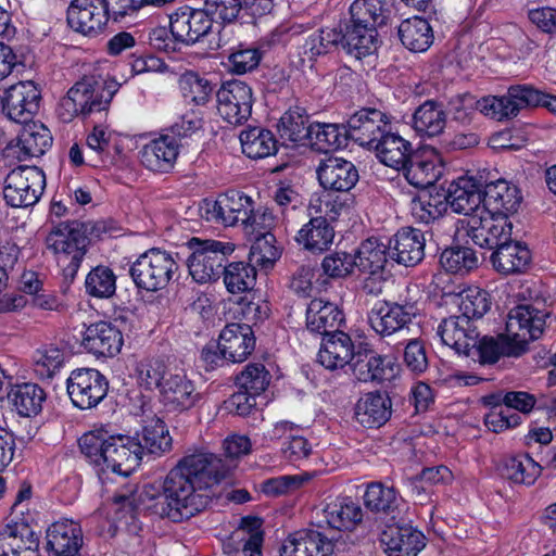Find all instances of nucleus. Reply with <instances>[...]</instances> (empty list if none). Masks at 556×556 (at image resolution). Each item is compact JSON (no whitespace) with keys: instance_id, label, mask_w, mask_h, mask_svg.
I'll list each match as a JSON object with an SVG mask.
<instances>
[{"instance_id":"4d7b16f0","label":"nucleus","mask_w":556,"mask_h":556,"mask_svg":"<svg viewBox=\"0 0 556 556\" xmlns=\"http://www.w3.org/2000/svg\"><path fill=\"white\" fill-rule=\"evenodd\" d=\"M364 502L371 511L389 515L397 509L401 500L393 488L384 486L380 482H372L367 486Z\"/></svg>"},{"instance_id":"0eeeda50","label":"nucleus","mask_w":556,"mask_h":556,"mask_svg":"<svg viewBox=\"0 0 556 556\" xmlns=\"http://www.w3.org/2000/svg\"><path fill=\"white\" fill-rule=\"evenodd\" d=\"M177 270L178 264L172 254L151 249L131 264L129 275L137 288L156 292L169 283Z\"/></svg>"},{"instance_id":"7ed1b4c3","label":"nucleus","mask_w":556,"mask_h":556,"mask_svg":"<svg viewBox=\"0 0 556 556\" xmlns=\"http://www.w3.org/2000/svg\"><path fill=\"white\" fill-rule=\"evenodd\" d=\"M384 24L380 0H355L350 7V20L340 28L345 36V51L358 60L376 52L377 27Z\"/></svg>"},{"instance_id":"393cba45","label":"nucleus","mask_w":556,"mask_h":556,"mask_svg":"<svg viewBox=\"0 0 556 556\" xmlns=\"http://www.w3.org/2000/svg\"><path fill=\"white\" fill-rule=\"evenodd\" d=\"M445 201L453 212L471 217L482 210L483 190L472 178L463 176L450 184Z\"/></svg>"},{"instance_id":"412c9836","label":"nucleus","mask_w":556,"mask_h":556,"mask_svg":"<svg viewBox=\"0 0 556 556\" xmlns=\"http://www.w3.org/2000/svg\"><path fill=\"white\" fill-rule=\"evenodd\" d=\"M46 541L50 556H85L83 529L74 520L62 519L50 525L46 531Z\"/></svg>"},{"instance_id":"0e129e2a","label":"nucleus","mask_w":556,"mask_h":556,"mask_svg":"<svg viewBox=\"0 0 556 556\" xmlns=\"http://www.w3.org/2000/svg\"><path fill=\"white\" fill-rule=\"evenodd\" d=\"M280 255L281 250L276 245L275 235L270 231H264L255 236L254 243L250 251L251 261L264 268H270Z\"/></svg>"},{"instance_id":"864d4df0","label":"nucleus","mask_w":556,"mask_h":556,"mask_svg":"<svg viewBox=\"0 0 556 556\" xmlns=\"http://www.w3.org/2000/svg\"><path fill=\"white\" fill-rule=\"evenodd\" d=\"M355 266L364 274L386 273V265L390 258L388 245L374 239L364 241L358 248Z\"/></svg>"},{"instance_id":"cd10ccee","label":"nucleus","mask_w":556,"mask_h":556,"mask_svg":"<svg viewBox=\"0 0 556 556\" xmlns=\"http://www.w3.org/2000/svg\"><path fill=\"white\" fill-rule=\"evenodd\" d=\"M356 351L357 345L352 338L346 332L338 330L323 337L317 361L326 369H342L351 365Z\"/></svg>"},{"instance_id":"5fc2aeb1","label":"nucleus","mask_w":556,"mask_h":556,"mask_svg":"<svg viewBox=\"0 0 556 556\" xmlns=\"http://www.w3.org/2000/svg\"><path fill=\"white\" fill-rule=\"evenodd\" d=\"M116 275L105 265L92 267L85 278V291L94 299L108 300L116 293Z\"/></svg>"},{"instance_id":"de8ad7c7","label":"nucleus","mask_w":556,"mask_h":556,"mask_svg":"<svg viewBox=\"0 0 556 556\" xmlns=\"http://www.w3.org/2000/svg\"><path fill=\"white\" fill-rule=\"evenodd\" d=\"M348 139L346 125L316 123L312 125L307 144L318 152L328 153L345 147Z\"/></svg>"},{"instance_id":"e433bc0d","label":"nucleus","mask_w":556,"mask_h":556,"mask_svg":"<svg viewBox=\"0 0 556 556\" xmlns=\"http://www.w3.org/2000/svg\"><path fill=\"white\" fill-rule=\"evenodd\" d=\"M493 267L504 275L526 271L531 262L530 250L519 241L511 238L502 243L491 255Z\"/></svg>"},{"instance_id":"2f4dec72","label":"nucleus","mask_w":556,"mask_h":556,"mask_svg":"<svg viewBox=\"0 0 556 556\" xmlns=\"http://www.w3.org/2000/svg\"><path fill=\"white\" fill-rule=\"evenodd\" d=\"M354 377L362 382L390 380L393 369L386 363V357L369 348L367 343L357 344V351L351 363Z\"/></svg>"},{"instance_id":"bb28decb","label":"nucleus","mask_w":556,"mask_h":556,"mask_svg":"<svg viewBox=\"0 0 556 556\" xmlns=\"http://www.w3.org/2000/svg\"><path fill=\"white\" fill-rule=\"evenodd\" d=\"M380 543L388 556H417L425 547V535L410 526L390 525L381 532Z\"/></svg>"},{"instance_id":"e2e57ef3","label":"nucleus","mask_w":556,"mask_h":556,"mask_svg":"<svg viewBox=\"0 0 556 556\" xmlns=\"http://www.w3.org/2000/svg\"><path fill=\"white\" fill-rule=\"evenodd\" d=\"M64 361V351L54 345H45L33 355L35 371L43 379L52 378L61 369Z\"/></svg>"},{"instance_id":"9b49d317","label":"nucleus","mask_w":556,"mask_h":556,"mask_svg":"<svg viewBox=\"0 0 556 556\" xmlns=\"http://www.w3.org/2000/svg\"><path fill=\"white\" fill-rule=\"evenodd\" d=\"M511 223L504 214H493L483 208L467 222V235L475 244L496 250L511 237Z\"/></svg>"},{"instance_id":"49530a36","label":"nucleus","mask_w":556,"mask_h":556,"mask_svg":"<svg viewBox=\"0 0 556 556\" xmlns=\"http://www.w3.org/2000/svg\"><path fill=\"white\" fill-rule=\"evenodd\" d=\"M522 88V85L510 86L507 93L502 97L488 96L479 99V112L483 115L502 121L516 116L521 109H525L523 104L515 98V89Z\"/></svg>"},{"instance_id":"423d86ee","label":"nucleus","mask_w":556,"mask_h":556,"mask_svg":"<svg viewBox=\"0 0 556 556\" xmlns=\"http://www.w3.org/2000/svg\"><path fill=\"white\" fill-rule=\"evenodd\" d=\"M546 301L535 298L531 303L520 304L510 309L505 332L522 353L529 342L539 339L544 330L549 312L545 308Z\"/></svg>"},{"instance_id":"f257e3e1","label":"nucleus","mask_w":556,"mask_h":556,"mask_svg":"<svg viewBox=\"0 0 556 556\" xmlns=\"http://www.w3.org/2000/svg\"><path fill=\"white\" fill-rule=\"evenodd\" d=\"M231 465L206 450L186 454L165 477L162 491L144 486L140 494L153 511L174 522L189 519L204 510L212 501V488L224 480Z\"/></svg>"},{"instance_id":"72a5a7b5","label":"nucleus","mask_w":556,"mask_h":556,"mask_svg":"<svg viewBox=\"0 0 556 556\" xmlns=\"http://www.w3.org/2000/svg\"><path fill=\"white\" fill-rule=\"evenodd\" d=\"M522 197L519 189L504 179L486 184L483 189V212L508 217L518 211Z\"/></svg>"},{"instance_id":"09e8293b","label":"nucleus","mask_w":556,"mask_h":556,"mask_svg":"<svg viewBox=\"0 0 556 556\" xmlns=\"http://www.w3.org/2000/svg\"><path fill=\"white\" fill-rule=\"evenodd\" d=\"M324 513L329 527L339 531H351L363 519L362 507L348 498L328 504Z\"/></svg>"},{"instance_id":"58836bf2","label":"nucleus","mask_w":556,"mask_h":556,"mask_svg":"<svg viewBox=\"0 0 556 556\" xmlns=\"http://www.w3.org/2000/svg\"><path fill=\"white\" fill-rule=\"evenodd\" d=\"M334 229L326 217H312L295 236L296 242L308 252L320 254L331 247Z\"/></svg>"},{"instance_id":"69168bd1","label":"nucleus","mask_w":556,"mask_h":556,"mask_svg":"<svg viewBox=\"0 0 556 556\" xmlns=\"http://www.w3.org/2000/svg\"><path fill=\"white\" fill-rule=\"evenodd\" d=\"M271 375L261 363L249 364L236 377V384L240 390L249 391L252 394L260 395L268 387Z\"/></svg>"},{"instance_id":"f8f14e48","label":"nucleus","mask_w":556,"mask_h":556,"mask_svg":"<svg viewBox=\"0 0 556 556\" xmlns=\"http://www.w3.org/2000/svg\"><path fill=\"white\" fill-rule=\"evenodd\" d=\"M219 115L231 125H241L252 113V88L244 81L232 79L223 83L216 93Z\"/></svg>"},{"instance_id":"c85d7f7f","label":"nucleus","mask_w":556,"mask_h":556,"mask_svg":"<svg viewBox=\"0 0 556 556\" xmlns=\"http://www.w3.org/2000/svg\"><path fill=\"white\" fill-rule=\"evenodd\" d=\"M437 333L445 345L466 356L477 345L479 337L472 321L462 315L442 319L438 326Z\"/></svg>"},{"instance_id":"338daca9","label":"nucleus","mask_w":556,"mask_h":556,"mask_svg":"<svg viewBox=\"0 0 556 556\" xmlns=\"http://www.w3.org/2000/svg\"><path fill=\"white\" fill-rule=\"evenodd\" d=\"M108 432L103 430H94L85 433L79 439V447L81 453L96 466L103 467L104 463V448L109 444Z\"/></svg>"},{"instance_id":"2eb2a0df","label":"nucleus","mask_w":556,"mask_h":556,"mask_svg":"<svg viewBox=\"0 0 556 556\" xmlns=\"http://www.w3.org/2000/svg\"><path fill=\"white\" fill-rule=\"evenodd\" d=\"M390 126V119L384 112L375 108H362L348 119L346 132L349 139L371 150Z\"/></svg>"},{"instance_id":"dca6fc26","label":"nucleus","mask_w":556,"mask_h":556,"mask_svg":"<svg viewBox=\"0 0 556 556\" xmlns=\"http://www.w3.org/2000/svg\"><path fill=\"white\" fill-rule=\"evenodd\" d=\"M41 92L31 80L10 86L2 98V109L16 123H28L39 110Z\"/></svg>"},{"instance_id":"13d9d810","label":"nucleus","mask_w":556,"mask_h":556,"mask_svg":"<svg viewBox=\"0 0 556 556\" xmlns=\"http://www.w3.org/2000/svg\"><path fill=\"white\" fill-rule=\"evenodd\" d=\"M138 384L144 390L161 389L164 380L172 372L164 361L159 358H143L135 368Z\"/></svg>"},{"instance_id":"a19ab883","label":"nucleus","mask_w":556,"mask_h":556,"mask_svg":"<svg viewBox=\"0 0 556 556\" xmlns=\"http://www.w3.org/2000/svg\"><path fill=\"white\" fill-rule=\"evenodd\" d=\"M312 125L306 110L301 106L290 108L280 117L277 129L285 142L307 144Z\"/></svg>"},{"instance_id":"4be33fe9","label":"nucleus","mask_w":556,"mask_h":556,"mask_svg":"<svg viewBox=\"0 0 556 556\" xmlns=\"http://www.w3.org/2000/svg\"><path fill=\"white\" fill-rule=\"evenodd\" d=\"M426 239L421 230L404 227L389 240L390 260L406 267L416 266L425 257Z\"/></svg>"},{"instance_id":"a211bd4d","label":"nucleus","mask_w":556,"mask_h":556,"mask_svg":"<svg viewBox=\"0 0 556 556\" xmlns=\"http://www.w3.org/2000/svg\"><path fill=\"white\" fill-rule=\"evenodd\" d=\"M109 21L106 0H73L67 8V24L87 36L98 35Z\"/></svg>"},{"instance_id":"ea45409f","label":"nucleus","mask_w":556,"mask_h":556,"mask_svg":"<svg viewBox=\"0 0 556 556\" xmlns=\"http://www.w3.org/2000/svg\"><path fill=\"white\" fill-rule=\"evenodd\" d=\"M446 126V112L434 100H427L416 108L412 116V127L421 137H437Z\"/></svg>"},{"instance_id":"37998d69","label":"nucleus","mask_w":556,"mask_h":556,"mask_svg":"<svg viewBox=\"0 0 556 556\" xmlns=\"http://www.w3.org/2000/svg\"><path fill=\"white\" fill-rule=\"evenodd\" d=\"M8 397L20 416H37L46 401L45 390L36 383H22L14 386Z\"/></svg>"},{"instance_id":"f704fd0d","label":"nucleus","mask_w":556,"mask_h":556,"mask_svg":"<svg viewBox=\"0 0 556 556\" xmlns=\"http://www.w3.org/2000/svg\"><path fill=\"white\" fill-rule=\"evenodd\" d=\"M392 402L387 393L379 391L364 394L355 404L354 417L366 428H379L391 417Z\"/></svg>"},{"instance_id":"6e6552de","label":"nucleus","mask_w":556,"mask_h":556,"mask_svg":"<svg viewBox=\"0 0 556 556\" xmlns=\"http://www.w3.org/2000/svg\"><path fill=\"white\" fill-rule=\"evenodd\" d=\"M46 175L37 166H18L4 179L3 197L12 207L35 205L43 193Z\"/></svg>"},{"instance_id":"f03ea898","label":"nucleus","mask_w":556,"mask_h":556,"mask_svg":"<svg viewBox=\"0 0 556 556\" xmlns=\"http://www.w3.org/2000/svg\"><path fill=\"white\" fill-rule=\"evenodd\" d=\"M104 230L102 223L65 220L52 226L46 237V247L53 254L65 283L71 285L88 252L89 235Z\"/></svg>"},{"instance_id":"c756f323","label":"nucleus","mask_w":556,"mask_h":556,"mask_svg":"<svg viewBox=\"0 0 556 556\" xmlns=\"http://www.w3.org/2000/svg\"><path fill=\"white\" fill-rule=\"evenodd\" d=\"M161 401L168 410L184 412L198 402L193 382L182 371L170 372L160 389Z\"/></svg>"},{"instance_id":"6ab92c4d","label":"nucleus","mask_w":556,"mask_h":556,"mask_svg":"<svg viewBox=\"0 0 556 556\" xmlns=\"http://www.w3.org/2000/svg\"><path fill=\"white\" fill-rule=\"evenodd\" d=\"M108 442L102 470L110 469L122 476L130 475L142 459V447L138 439L128 435H110Z\"/></svg>"},{"instance_id":"20e7f679","label":"nucleus","mask_w":556,"mask_h":556,"mask_svg":"<svg viewBox=\"0 0 556 556\" xmlns=\"http://www.w3.org/2000/svg\"><path fill=\"white\" fill-rule=\"evenodd\" d=\"M121 84L113 78L96 80L85 78L77 81L63 97L58 105V116L70 123L76 116H87L109 108Z\"/></svg>"},{"instance_id":"79ce46f5","label":"nucleus","mask_w":556,"mask_h":556,"mask_svg":"<svg viewBox=\"0 0 556 556\" xmlns=\"http://www.w3.org/2000/svg\"><path fill=\"white\" fill-rule=\"evenodd\" d=\"M401 169H403L406 180L419 189L433 186L442 175V167L434 160L415 152Z\"/></svg>"},{"instance_id":"680f3d73","label":"nucleus","mask_w":556,"mask_h":556,"mask_svg":"<svg viewBox=\"0 0 556 556\" xmlns=\"http://www.w3.org/2000/svg\"><path fill=\"white\" fill-rule=\"evenodd\" d=\"M476 252L467 247L445 249L440 256L441 266L452 274H466L478 266Z\"/></svg>"},{"instance_id":"1a4fd4ad","label":"nucleus","mask_w":556,"mask_h":556,"mask_svg":"<svg viewBox=\"0 0 556 556\" xmlns=\"http://www.w3.org/2000/svg\"><path fill=\"white\" fill-rule=\"evenodd\" d=\"M253 200L239 191H228L216 199H204L200 204V213L207 222L233 226L243 225L251 218Z\"/></svg>"},{"instance_id":"603ef678","label":"nucleus","mask_w":556,"mask_h":556,"mask_svg":"<svg viewBox=\"0 0 556 556\" xmlns=\"http://www.w3.org/2000/svg\"><path fill=\"white\" fill-rule=\"evenodd\" d=\"M542 467L528 454L507 457L503 460L501 475L515 482L531 485L541 475Z\"/></svg>"},{"instance_id":"4c0bfd02","label":"nucleus","mask_w":556,"mask_h":556,"mask_svg":"<svg viewBox=\"0 0 556 556\" xmlns=\"http://www.w3.org/2000/svg\"><path fill=\"white\" fill-rule=\"evenodd\" d=\"M371 150L376 152V156L381 163L395 169L405 166L414 153L412 143L399 134L392 132L391 127L386 130L381 140L379 139L371 147Z\"/></svg>"},{"instance_id":"ddd939ff","label":"nucleus","mask_w":556,"mask_h":556,"mask_svg":"<svg viewBox=\"0 0 556 556\" xmlns=\"http://www.w3.org/2000/svg\"><path fill=\"white\" fill-rule=\"evenodd\" d=\"M214 27L213 17L207 10L182 7L169 17L173 37L182 43L194 45L207 37Z\"/></svg>"},{"instance_id":"a18cd8bd","label":"nucleus","mask_w":556,"mask_h":556,"mask_svg":"<svg viewBox=\"0 0 556 556\" xmlns=\"http://www.w3.org/2000/svg\"><path fill=\"white\" fill-rule=\"evenodd\" d=\"M401 42L413 52H424L433 42V31L429 22L422 17H412L399 26Z\"/></svg>"},{"instance_id":"5701e85b","label":"nucleus","mask_w":556,"mask_h":556,"mask_svg":"<svg viewBox=\"0 0 556 556\" xmlns=\"http://www.w3.org/2000/svg\"><path fill=\"white\" fill-rule=\"evenodd\" d=\"M0 556H40L39 540L27 523L0 526Z\"/></svg>"},{"instance_id":"9d476101","label":"nucleus","mask_w":556,"mask_h":556,"mask_svg":"<svg viewBox=\"0 0 556 556\" xmlns=\"http://www.w3.org/2000/svg\"><path fill=\"white\" fill-rule=\"evenodd\" d=\"M66 387L72 403L80 409H89L106 396L109 381L97 369L78 368L71 372Z\"/></svg>"},{"instance_id":"4468645a","label":"nucleus","mask_w":556,"mask_h":556,"mask_svg":"<svg viewBox=\"0 0 556 556\" xmlns=\"http://www.w3.org/2000/svg\"><path fill=\"white\" fill-rule=\"evenodd\" d=\"M24 124L17 137L3 149L4 159L26 161L39 157L52 146V136L45 125L34 122Z\"/></svg>"},{"instance_id":"8fccbe9b","label":"nucleus","mask_w":556,"mask_h":556,"mask_svg":"<svg viewBox=\"0 0 556 556\" xmlns=\"http://www.w3.org/2000/svg\"><path fill=\"white\" fill-rule=\"evenodd\" d=\"M132 438L138 439L142 447V456L146 453L161 455L172 448V437L164 421L159 418L148 421Z\"/></svg>"},{"instance_id":"b1692460","label":"nucleus","mask_w":556,"mask_h":556,"mask_svg":"<svg viewBox=\"0 0 556 556\" xmlns=\"http://www.w3.org/2000/svg\"><path fill=\"white\" fill-rule=\"evenodd\" d=\"M317 177L324 189L336 192H349L359 179L358 170L351 161L333 156L320 162Z\"/></svg>"},{"instance_id":"f3484780","label":"nucleus","mask_w":556,"mask_h":556,"mask_svg":"<svg viewBox=\"0 0 556 556\" xmlns=\"http://www.w3.org/2000/svg\"><path fill=\"white\" fill-rule=\"evenodd\" d=\"M339 540L319 529H302L291 534L280 548V556H330L339 549Z\"/></svg>"},{"instance_id":"6e6d98bb","label":"nucleus","mask_w":556,"mask_h":556,"mask_svg":"<svg viewBox=\"0 0 556 556\" xmlns=\"http://www.w3.org/2000/svg\"><path fill=\"white\" fill-rule=\"evenodd\" d=\"M224 283L232 294L252 290L256 281V269L244 262H232L224 266L222 271Z\"/></svg>"},{"instance_id":"c03bdc74","label":"nucleus","mask_w":556,"mask_h":556,"mask_svg":"<svg viewBox=\"0 0 556 556\" xmlns=\"http://www.w3.org/2000/svg\"><path fill=\"white\" fill-rule=\"evenodd\" d=\"M341 45L345 50V36L343 35V30H338L336 28H327L320 29L308 35L303 43L299 47V54L302 56V60L313 62L319 55L326 54L330 51L331 48Z\"/></svg>"},{"instance_id":"aec40b11","label":"nucleus","mask_w":556,"mask_h":556,"mask_svg":"<svg viewBox=\"0 0 556 556\" xmlns=\"http://www.w3.org/2000/svg\"><path fill=\"white\" fill-rule=\"evenodd\" d=\"M415 316L414 305L382 301L376 303L368 314L370 327L381 337L403 330Z\"/></svg>"},{"instance_id":"3c124183","label":"nucleus","mask_w":556,"mask_h":556,"mask_svg":"<svg viewBox=\"0 0 556 556\" xmlns=\"http://www.w3.org/2000/svg\"><path fill=\"white\" fill-rule=\"evenodd\" d=\"M242 152L250 159H263L277 151V140L270 130L251 127L240 134Z\"/></svg>"},{"instance_id":"052dcab7","label":"nucleus","mask_w":556,"mask_h":556,"mask_svg":"<svg viewBox=\"0 0 556 556\" xmlns=\"http://www.w3.org/2000/svg\"><path fill=\"white\" fill-rule=\"evenodd\" d=\"M479 352L482 363L494 364L501 356H518L522 354L517 345L507 338V333L501 334L497 339L484 337L478 338V343L473 348Z\"/></svg>"},{"instance_id":"774afa93","label":"nucleus","mask_w":556,"mask_h":556,"mask_svg":"<svg viewBox=\"0 0 556 556\" xmlns=\"http://www.w3.org/2000/svg\"><path fill=\"white\" fill-rule=\"evenodd\" d=\"M180 86L184 97L197 105H204L213 93L212 84L195 73L184 75Z\"/></svg>"},{"instance_id":"bf43d9fd","label":"nucleus","mask_w":556,"mask_h":556,"mask_svg":"<svg viewBox=\"0 0 556 556\" xmlns=\"http://www.w3.org/2000/svg\"><path fill=\"white\" fill-rule=\"evenodd\" d=\"M486 291L479 288H468L454 296L463 317L470 321L473 318H481L491 306Z\"/></svg>"},{"instance_id":"473e14b6","label":"nucleus","mask_w":556,"mask_h":556,"mask_svg":"<svg viewBox=\"0 0 556 556\" xmlns=\"http://www.w3.org/2000/svg\"><path fill=\"white\" fill-rule=\"evenodd\" d=\"M179 142L173 135H162L147 143L140 151V161L152 172H169L179 154Z\"/></svg>"},{"instance_id":"c9c22d12","label":"nucleus","mask_w":556,"mask_h":556,"mask_svg":"<svg viewBox=\"0 0 556 556\" xmlns=\"http://www.w3.org/2000/svg\"><path fill=\"white\" fill-rule=\"evenodd\" d=\"M344 316L339 307L321 299H314L306 309V328L314 333L327 337L339 330Z\"/></svg>"},{"instance_id":"39448f33","label":"nucleus","mask_w":556,"mask_h":556,"mask_svg":"<svg viewBox=\"0 0 556 556\" xmlns=\"http://www.w3.org/2000/svg\"><path fill=\"white\" fill-rule=\"evenodd\" d=\"M190 255L187 266L192 279L198 283L216 280L222 275L227 255L233 252L230 243L216 240H201L191 238L188 243Z\"/></svg>"},{"instance_id":"a878e982","label":"nucleus","mask_w":556,"mask_h":556,"mask_svg":"<svg viewBox=\"0 0 556 556\" xmlns=\"http://www.w3.org/2000/svg\"><path fill=\"white\" fill-rule=\"evenodd\" d=\"M81 345L86 351L98 357H113L121 352L123 336L113 324L98 321L86 328Z\"/></svg>"},{"instance_id":"7c9ffc66","label":"nucleus","mask_w":556,"mask_h":556,"mask_svg":"<svg viewBox=\"0 0 556 556\" xmlns=\"http://www.w3.org/2000/svg\"><path fill=\"white\" fill-rule=\"evenodd\" d=\"M222 355L231 363H241L255 348L252 328L247 324H229L219 334Z\"/></svg>"}]
</instances>
